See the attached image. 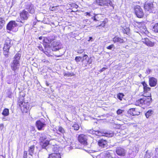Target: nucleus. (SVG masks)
<instances>
[{
	"label": "nucleus",
	"instance_id": "38",
	"mask_svg": "<svg viewBox=\"0 0 158 158\" xmlns=\"http://www.w3.org/2000/svg\"><path fill=\"white\" fill-rule=\"evenodd\" d=\"M151 88L148 86L146 87L143 89L144 93H145V94H146V93L147 91H150Z\"/></svg>",
	"mask_w": 158,
	"mask_h": 158
},
{
	"label": "nucleus",
	"instance_id": "27",
	"mask_svg": "<svg viewBox=\"0 0 158 158\" xmlns=\"http://www.w3.org/2000/svg\"><path fill=\"white\" fill-rule=\"evenodd\" d=\"M2 114L4 116H8L9 114V110L7 108H5L3 110Z\"/></svg>",
	"mask_w": 158,
	"mask_h": 158
},
{
	"label": "nucleus",
	"instance_id": "34",
	"mask_svg": "<svg viewBox=\"0 0 158 158\" xmlns=\"http://www.w3.org/2000/svg\"><path fill=\"white\" fill-rule=\"evenodd\" d=\"M22 106L24 108H25L27 110H28L29 109V104L28 102H27L26 103L25 102L24 103V104L22 105Z\"/></svg>",
	"mask_w": 158,
	"mask_h": 158
},
{
	"label": "nucleus",
	"instance_id": "45",
	"mask_svg": "<svg viewBox=\"0 0 158 158\" xmlns=\"http://www.w3.org/2000/svg\"><path fill=\"white\" fill-rule=\"evenodd\" d=\"M97 15H95V16L92 17L91 18V19L94 21H98V20L97 19Z\"/></svg>",
	"mask_w": 158,
	"mask_h": 158
},
{
	"label": "nucleus",
	"instance_id": "32",
	"mask_svg": "<svg viewBox=\"0 0 158 158\" xmlns=\"http://www.w3.org/2000/svg\"><path fill=\"white\" fill-rule=\"evenodd\" d=\"M112 155L109 152H107L105 153V158H112Z\"/></svg>",
	"mask_w": 158,
	"mask_h": 158
},
{
	"label": "nucleus",
	"instance_id": "11",
	"mask_svg": "<svg viewBox=\"0 0 158 158\" xmlns=\"http://www.w3.org/2000/svg\"><path fill=\"white\" fill-rule=\"evenodd\" d=\"M116 152L117 155L120 156H124L126 155V151L122 147H117L116 149Z\"/></svg>",
	"mask_w": 158,
	"mask_h": 158
},
{
	"label": "nucleus",
	"instance_id": "50",
	"mask_svg": "<svg viewBox=\"0 0 158 158\" xmlns=\"http://www.w3.org/2000/svg\"><path fill=\"white\" fill-rule=\"evenodd\" d=\"M92 61L91 60L89 59V60L87 61V63L89 64H90L91 63Z\"/></svg>",
	"mask_w": 158,
	"mask_h": 158
},
{
	"label": "nucleus",
	"instance_id": "13",
	"mask_svg": "<svg viewBox=\"0 0 158 158\" xmlns=\"http://www.w3.org/2000/svg\"><path fill=\"white\" fill-rule=\"evenodd\" d=\"M98 144L100 147L103 148L107 146L108 142L106 140L102 139L98 140Z\"/></svg>",
	"mask_w": 158,
	"mask_h": 158
},
{
	"label": "nucleus",
	"instance_id": "37",
	"mask_svg": "<svg viewBox=\"0 0 158 158\" xmlns=\"http://www.w3.org/2000/svg\"><path fill=\"white\" fill-rule=\"evenodd\" d=\"M156 153L153 158H158V148L155 149Z\"/></svg>",
	"mask_w": 158,
	"mask_h": 158
},
{
	"label": "nucleus",
	"instance_id": "23",
	"mask_svg": "<svg viewBox=\"0 0 158 158\" xmlns=\"http://www.w3.org/2000/svg\"><path fill=\"white\" fill-rule=\"evenodd\" d=\"M35 148V146L32 145L29 148L28 150L29 154L31 156L34 154Z\"/></svg>",
	"mask_w": 158,
	"mask_h": 158
},
{
	"label": "nucleus",
	"instance_id": "63",
	"mask_svg": "<svg viewBox=\"0 0 158 158\" xmlns=\"http://www.w3.org/2000/svg\"><path fill=\"white\" fill-rule=\"evenodd\" d=\"M39 130H41V129H38Z\"/></svg>",
	"mask_w": 158,
	"mask_h": 158
},
{
	"label": "nucleus",
	"instance_id": "10",
	"mask_svg": "<svg viewBox=\"0 0 158 158\" xmlns=\"http://www.w3.org/2000/svg\"><path fill=\"white\" fill-rule=\"evenodd\" d=\"M143 100L144 104L147 105H149L152 102V98H151V94L148 93V94H145V93L143 94Z\"/></svg>",
	"mask_w": 158,
	"mask_h": 158
},
{
	"label": "nucleus",
	"instance_id": "29",
	"mask_svg": "<svg viewBox=\"0 0 158 158\" xmlns=\"http://www.w3.org/2000/svg\"><path fill=\"white\" fill-rule=\"evenodd\" d=\"M23 97H21L18 101V103L19 106L21 107H22V105H23V104H24V103L25 102H23Z\"/></svg>",
	"mask_w": 158,
	"mask_h": 158
},
{
	"label": "nucleus",
	"instance_id": "43",
	"mask_svg": "<svg viewBox=\"0 0 158 158\" xmlns=\"http://www.w3.org/2000/svg\"><path fill=\"white\" fill-rule=\"evenodd\" d=\"M141 84L143 85V88H145L146 87L148 86V85L145 81L142 82Z\"/></svg>",
	"mask_w": 158,
	"mask_h": 158
},
{
	"label": "nucleus",
	"instance_id": "20",
	"mask_svg": "<svg viewBox=\"0 0 158 158\" xmlns=\"http://www.w3.org/2000/svg\"><path fill=\"white\" fill-rule=\"evenodd\" d=\"M143 42L148 46L153 47L154 45V43L149 40L147 38H145L143 40Z\"/></svg>",
	"mask_w": 158,
	"mask_h": 158
},
{
	"label": "nucleus",
	"instance_id": "57",
	"mask_svg": "<svg viewBox=\"0 0 158 158\" xmlns=\"http://www.w3.org/2000/svg\"><path fill=\"white\" fill-rule=\"evenodd\" d=\"M54 8V7H52V8L51 9V10H53L54 9H53Z\"/></svg>",
	"mask_w": 158,
	"mask_h": 158
},
{
	"label": "nucleus",
	"instance_id": "2",
	"mask_svg": "<svg viewBox=\"0 0 158 158\" xmlns=\"http://www.w3.org/2000/svg\"><path fill=\"white\" fill-rule=\"evenodd\" d=\"M21 54L20 53L16 54L15 56L13 62L11 64V69L14 71L19 68V60Z\"/></svg>",
	"mask_w": 158,
	"mask_h": 158
},
{
	"label": "nucleus",
	"instance_id": "1",
	"mask_svg": "<svg viewBox=\"0 0 158 158\" xmlns=\"http://www.w3.org/2000/svg\"><path fill=\"white\" fill-rule=\"evenodd\" d=\"M89 132V133L92 135L100 136H106L107 137H111L114 135V132L110 130L106 131L101 130H96L94 129H90Z\"/></svg>",
	"mask_w": 158,
	"mask_h": 158
},
{
	"label": "nucleus",
	"instance_id": "8",
	"mask_svg": "<svg viewBox=\"0 0 158 158\" xmlns=\"http://www.w3.org/2000/svg\"><path fill=\"white\" fill-rule=\"evenodd\" d=\"M52 51H56L61 48L60 43L59 41H55L53 42L51 47Z\"/></svg>",
	"mask_w": 158,
	"mask_h": 158
},
{
	"label": "nucleus",
	"instance_id": "44",
	"mask_svg": "<svg viewBox=\"0 0 158 158\" xmlns=\"http://www.w3.org/2000/svg\"><path fill=\"white\" fill-rule=\"evenodd\" d=\"M87 57L88 56L87 55H85L83 56L82 61H83L85 60H86Z\"/></svg>",
	"mask_w": 158,
	"mask_h": 158
},
{
	"label": "nucleus",
	"instance_id": "61",
	"mask_svg": "<svg viewBox=\"0 0 158 158\" xmlns=\"http://www.w3.org/2000/svg\"><path fill=\"white\" fill-rule=\"evenodd\" d=\"M74 129L76 131H77L79 130V129Z\"/></svg>",
	"mask_w": 158,
	"mask_h": 158
},
{
	"label": "nucleus",
	"instance_id": "5",
	"mask_svg": "<svg viewBox=\"0 0 158 158\" xmlns=\"http://www.w3.org/2000/svg\"><path fill=\"white\" fill-rule=\"evenodd\" d=\"M77 139L81 144L85 145H87L88 138L87 135L83 134H80L78 136Z\"/></svg>",
	"mask_w": 158,
	"mask_h": 158
},
{
	"label": "nucleus",
	"instance_id": "42",
	"mask_svg": "<svg viewBox=\"0 0 158 158\" xmlns=\"http://www.w3.org/2000/svg\"><path fill=\"white\" fill-rule=\"evenodd\" d=\"M82 57L80 56H77L75 58V60L76 62H78L80 61Z\"/></svg>",
	"mask_w": 158,
	"mask_h": 158
},
{
	"label": "nucleus",
	"instance_id": "49",
	"mask_svg": "<svg viewBox=\"0 0 158 158\" xmlns=\"http://www.w3.org/2000/svg\"><path fill=\"white\" fill-rule=\"evenodd\" d=\"M142 29H143V31L145 33L146 32V28L145 27H142Z\"/></svg>",
	"mask_w": 158,
	"mask_h": 158
},
{
	"label": "nucleus",
	"instance_id": "35",
	"mask_svg": "<svg viewBox=\"0 0 158 158\" xmlns=\"http://www.w3.org/2000/svg\"><path fill=\"white\" fill-rule=\"evenodd\" d=\"M124 95L122 93H119L117 95V97L120 100H122Z\"/></svg>",
	"mask_w": 158,
	"mask_h": 158
},
{
	"label": "nucleus",
	"instance_id": "40",
	"mask_svg": "<svg viewBox=\"0 0 158 158\" xmlns=\"http://www.w3.org/2000/svg\"><path fill=\"white\" fill-rule=\"evenodd\" d=\"M124 111V110H121V109H118L116 113H117V114L118 115H120L121 114H122Z\"/></svg>",
	"mask_w": 158,
	"mask_h": 158
},
{
	"label": "nucleus",
	"instance_id": "62",
	"mask_svg": "<svg viewBox=\"0 0 158 158\" xmlns=\"http://www.w3.org/2000/svg\"><path fill=\"white\" fill-rule=\"evenodd\" d=\"M4 118H2V119H4Z\"/></svg>",
	"mask_w": 158,
	"mask_h": 158
},
{
	"label": "nucleus",
	"instance_id": "58",
	"mask_svg": "<svg viewBox=\"0 0 158 158\" xmlns=\"http://www.w3.org/2000/svg\"><path fill=\"white\" fill-rule=\"evenodd\" d=\"M68 76H72L71 74H68Z\"/></svg>",
	"mask_w": 158,
	"mask_h": 158
},
{
	"label": "nucleus",
	"instance_id": "52",
	"mask_svg": "<svg viewBox=\"0 0 158 158\" xmlns=\"http://www.w3.org/2000/svg\"><path fill=\"white\" fill-rule=\"evenodd\" d=\"M85 14H86V15H88L89 16H90V15L89 13L86 12L85 13Z\"/></svg>",
	"mask_w": 158,
	"mask_h": 158
},
{
	"label": "nucleus",
	"instance_id": "33",
	"mask_svg": "<svg viewBox=\"0 0 158 158\" xmlns=\"http://www.w3.org/2000/svg\"><path fill=\"white\" fill-rule=\"evenodd\" d=\"M9 52V50H3V54L6 57H8V53Z\"/></svg>",
	"mask_w": 158,
	"mask_h": 158
},
{
	"label": "nucleus",
	"instance_id": "19",
	"mask_svg": "<svg viewBox=\"0 0 158 158\" xmlns=\"http://www.w3.org/2000/svg\"><path fill=\"white\" fill-rule=\"evenodd\" d=\"M45 51H44V52L48 56L50 57L52 56L51 54L50 48L49 45H47L45 47Z\"/></svg>",
	"mask_w": 158,
	"mask_h": 158
},
{
	"label": "nucleus",
	"instance_id": "54",
	"mask_svg": "<svg viewBox=\"0 0 158 158\" xmlns=\"http://www.w3.org/2000/svg\"><path fill=\"white\" fill-rule=\"evenodd\" d=\"M43 37H42V36H40V37H39V40H42V38H43Z\"/></svg>",
	"mask_w": 158,
	"mask_h": 158
},
{
	"label": "nucleus",
	"instance_id": "4",
	"mask_svg": "<svg viewBox=\"0 0 158 158\" xmlns=\"http://www.w3.org/2000/svg\"><path fill=\"white\" fill-rule=\"evenodd\" d=\"M47 137L46 136L40 137L39 143L42 148L45 149L49 144V141L46 140Z\"/></svg>",
	"mask_w": 158,
	"mask_h": 158
},
{
	"label": "nucleus",
	"instance_id": "46",
	"mask_svg": "<svg viewBox=\"0 0 158 158\" xmlns=\"http://www.w3.org/2000/svg\"><path fill=\"white\" fill-rule=\"evenodd\" d=\"M151 70L150 69H148L146 70V74H149V73H150L151 72Z\"/></svg>",
	"mask_w": 158,
	"mask_h": 158
},
{
	"label": "nucleus",
	"instance_id": "48",
	"mask_svg": "<svg viewBox=\"0 0 158 158\" xmlns=\"http://www.w3.org/2000/svg\"><path fill=\"white\" fill-rule=\"evenodd\" d=\"M107 69L106 68H103L102 69L100 70V72H102L104 71H105L106 69Z\"/></svg>",
	"mask_w": 158,
	"mask_h": 158
},
{
	"label": "nucleus",
	"instance_id": "53",
	"mask_svg": "<svg viewBox=\"0 0 158 158\" xmlns=\"http://www.w3.org/2000/svg\"><path fill=\"white\" fill-rule=\"evenodd\" d=\"M92 39H93V38L92 37H89V40H88V41H92Z\"/></svg>",
	"mask_w": 158,
	"mask_h": 158
},
{
	"label": "nucleus",
	"instance_id": "15",
	"mask_svg": "<svg viewBox=\"0 0 158 158\" xmlns=\"http://www.w3.org/2000/svg\"><path fill=\"white\" fill-rule=\"evenodd\" d=\"M157 79L154 77H151L149 78V85L151 87H154L157 84Z\"/></svg>",
	"mask_w": 158,
	"mask_h": 158
},
{
	"label": "nucleus",
	"instance_id": "17",
	"mask_svg": "<svg viewBox=\"0 0 158 158\" xmlns=\"http://www.w3.org/2000/svg\"><path fill=\"white\" fill-rule=\"evenodd\" d=\"M57 152L52 153L49 155L48 158H61L60 154L59 153L58 150Z\"/></svg>",
	"mask_w": 158,
	"mask_h": 158
},
{
	"label": "nucleus",
	"instance_id": "36",
	"mask_svg": "<svg viewBox=\"0 0 158 158\" xmlns=\"http://www.w3.org/2000/svg\"><path fill=\"white\" fill-rule=\"evenodd\" d=\"M64 132V129H58L56 130V132L57 134H60L61 133H63Z\"/></svg>",
	"mask_w": 158,
	"mask_h": 158
},
{
	"label": "nucleus",
	"instance_id": "51",
	"mask_svg": "<svg viewBox=\"0 0 158 158\" xmlns=\"http://www.w3.org/2000/svg\"><path fill=\"white\" fill-rule=\"evenodd\" d=\"M39 49L40 50H43V48L42 46H39Z\"/></svg>",
	"mask_w": 158,
	"mask_h": 158
},
{
	"label": "nucleus",
	"instance_id": "21",
	"mask_svg": "<svg viewBox=\"0 0 158 158\" xmlns=\"http://www.w3.org/2000/svg\"><path fill=\"white\" fill-rule=\"evenodd\" d=\"M46 124L40 120L37 121L36 122V125L37 128H42L45 126Z\"/></svg>",
	"mask_w": 158,
	"mask_h": 158
},
{
	"label": "nucleus",
	"instance_id": "28",
	"mask_svg": "<svg viewBox=\"0 0 158 158\" xmlns=\"http://www.w3.org/2000/svg\"><path fill=\"white\" fill-rule=\"evenodd\" d=\"M53 40L52 39H50V37L48 38H45L44 39V43L49 44L52 42Z\"/></svg>",
	"mask_w": 158,
	"mask_h": 158
},
{
	"label": "nucleus",
	"instance_id": "47",
	"mask_svg": "<svg viewBox=\"0 0 158 158\" xmlns=\"http://www.w3.org/2000/svg\"><path fill=\"white\" fill-rule=\"evenodd\" d=\"M73 127H76V128H79V127L78 125L77 124H74L73 126Z\"/></svg>",
	"mask_w": 158,
	"mask_h": 158
},
{
	"label": "nucleus",
	"instance_id": "7",
	"mask_svg": "<svg viewBox=\"0 0 158 158\" xmlns=\"http://www.w3.org/2000/svg\"><path fill=\"white\" fill-rule=\"evenodd\" d=\"M135 13L137 16L139 18H141L144 15V13L142 9L139 6H136L134 8Z\"/></svg>",
	"mask_w": 158,
	"mask_h": 158
},
{
	"label": "nucleus",
	"instance_id": "22",
	"mask_svg": "<svg viewBox=\"0 0 158 158\" xmlns=\"http://www.w3.org/2000/svg\"><path fill=\"white\" fill-rule=\"evenodd\" d=\"M113 41L114 43L118 42L120 43H122L124 42V40L123 39L117 36L114 37L113 39Z\"/></svg>",
	"mask_w": 158,
	"mask_h": 158
},
{
	"label": "nucleus",
	"instance_id": "18",
	"mask_svg": "<svg viewBox=\"0 0 158 158\" xmlns=\"http://www.w3.org/2000/svg\"><path fill=\"white\" fill-rule=\"evenodd\" d=\"M128 113L132 115H138L140 114V112L135 108H131L128 111Z\"/></svg>",
	"mask_w": 158,
	"mask_h": 158
},
{
	"label": "nucleus",
	"instance_id": "16",
	"mask_svg": "<svg viewBox=\"0 0 158 158\" xmlns=\"http://www.w3.org/2000/svg\"><path fill=\"white\" fill-rule=\"evenodd\" d=\"M26 9L30 13L32 14L34 13L35 10L34 7V6L31 4H27L26 7Z\"/></svg>",
	"mask_w": 158,
	"mask_h": 158
},
{
	"label": "nucleus",
	"instance_id": "41",
	"mask_svg": "<svg viewBox=\"0 0 158 158\" xmlns=\"http://www.w3.org/2000/svg\"><path fill=\"white\" fill-rule=\"evenodd\" d=\"M27 151H24L23 153V158H27Z\"/></svg>",
	"mask_w": 158,
	"mask_h": 158
},
{
	"label": "nucleus",
	"instance_id": "39",
	"mask_svg": "<svg viewBox=\"0 0 158 158\" xmlns=\"http://www.w3.org/2000/svg\"><path fill=\"white\" fill-rule=\"evenodd\" d=\"M115 48L114 45L112 44L106 47V48L109 50H112L113 49H114Z\"/></svg>",
	"mask_w": 158,
	"mask_h": 158
},
{
	"label": "nucleus",
	"instance_id": "55",
	"mask_svg": "<svg viewBox=\"0 0 158 158\" xmlns=\"http://www.w3.org/2000/svg\"><path fill=\"white\" fill-rule=\"evenodd\" d=\"M0 158H5L4 156H0Z\"/></svg>",
	"mask_w": 158,
	"mask_h": 158
},
{
	"label": "nucleus",
	"instance_id": "12",
	"mask_svg": "<svg viewBox=\"0 0 158 158\" xmlns=\"http://www.w3.org/2000/svg\"><path fill=\"white\" fill-rule=\"evenodd\" d=\"M17 26L18 24L15 21H11L7 24L6 29L9 31H11L13 30L15 27H16Z\"/></svg>",
	"mask_w": 158,
	"mask_h": 158
},
{
	"label": "nucleus",
	"instance_id": "56",
	"mask_svg": "<svg viewBox=\"0 0 158 158\" xmlns=\"http://www.w3.org/2000/svg\"><path fill=\"white\" fill-rule=\"evenodd\" d=\"M3 127V125L2 124H1L0 125V127Z\"/></svg>",
	"mask_w": 158,
	"mask_h": 158
},
{
	"label": "nucleus",
	"instance_id": "3",
	"mask_svg": "<svg viewBox=\"0 0 158 158\" xmlns=\"http://www.w3.org/2000/svg\"><path fill=\"white\" fill-rule=\"evenodd\" d=\"M29 16L28 12L25 10H23L20 14V17L17 18L16 21L17 22L22 23H24V20H27Z\"/></svg>",
	"mask_w": 158,
	"mask_h": 158
},
{
	"label": "nucleus",
	"instance_id": "59",
	"mask_svg": "<svg viewBox=\"0 0 158 158\" xmlns=\"http://www.w3.org/2000/svg\"><path fill=\"white\" fill-rule=\"evenodd\" d=\"M7 83L8 84H10L11 83H10L9 81H7Z\"/></svg>",
	"mask_w": 158,
	"mask_h": 158
},
{
	"label": "nucleus",
	"instance_id": "30",
	"mask_svg": "<svg viewBox=\"0 0 158 158\" xmlns=\"http://www.w3.org/2000/svg\"><path fill=\"white\" fill-rule=\"evenodd\" d=\"M153 111L151 110H149L145 114V116L147 118H148L151 116L153 113Z\"/></svg>",
	"mask_w": 158,
	"mask_h": 158
},
{
	"label": "nucleus",
	"instance_id": "31",
	"mask_svg": "<svg viewBox=\"0 0 158 158\" xmlns=\"http://www.w3.org/2000/svg\"><path fill=\"white\" fill-rule=\"evenodd\" d=\"M153 30L156 32H158V23L155 24L153 27Z\"/></svg>",
	"mask_w": 158,
	"mask_h": 158
},
{
	"label": "nucleus",
	"instance_id": "9",
	"mask_svg": "<svg viewBox=\"0 0 158 158\" xmlns=\"http://www.w3.org/2000/svg\"><path fill=\"white\" fill-rule=\"evenodd\" d=\"M154 8V5L152 2H146L144 5L145 10L150 12H152Z\"/></svg>",
	"mask_w": 158,
	"mask_h": 158
},
{
	"label": "nucleus",
	"instance_id": "25",
	"mask_svg": "<svg viewBox=\"0 0 158 158\" xmlns=\"http://www.w3.org/2000/svg\"><path fill=\"white\" fill-rule=\"evenodd\" d=\"M152 154L148 150L146 151V153L144 156V158H150Z\"/></svg>",
	"mask_w": 158,
	"mask_h": 158
},
{
	"label": "nucleus",
	"instance_id": "26",
	"mask_svg": "<svg viewBox=\"0 0 158 158\" xmlns=\"http://www.w3.org/2000/svg\"><path fill=\"white\" fill-rule=\"evenodd\" d=\"M5 23V21L4 19L0 17V29L3 27Z\"/></svg>",
	"mask_w": 158,
	"mask_h": 158
},
{
	"label": "nucleus",
	"instance_id": "6",
	"mask_svg": "<svg viewBox=\"0 0 158 158\" xmlns=\"http://www.w3.org/2000/svg\"><path fill=\"white\" fill-rule=\"evenodd\" d=\"M96 2L101 6H113L111 1L110 0H96Z\"/></svg>",
	"mask_w": 158,
	"mask_h": 158
},
{
	"label": "nucleus",
	"instance_id": "14",
	"mask_svg": "<svg viewBox=\"0 0 158 158\" xmlns=\"http://www.w3.org/2000/svg\"><path fill=\"white\" fill-rule=\"evenodd\" d=\"M12 41V40H10L9 38H7L5 40L3 50H9L10 48L12 45V43H11Z\"/></svg>",
	"mask_w": 158,
	"mask_h": 158
},
{
	"label": "nucleus",
	"instance_id": "24",
	"mask_svg": "<svg viewBox=\"0 0 158 158\" xmlns=\"http://www.w3.org/2000/svg\"><path fill=\"white\" fill-rule=\"evenodd\" d=\"M143 104H144L143 98L138 100L136 102V105L139 106L142 105Z\"/></svg>",
	"mask_w": 158,
	"mask_h": 158
},
{
	"label": "nucleus",
	"instance_id": "60",
	"mask_svg": "<svg viewBox=\"0 0 158 158\" xmlns=\"http://www.w3.org/2000/svg\"><path fill=\"white\" fill-rule=\"evenodd\" d=\"M56 149H57V148H53V151H54L55 149H56Z\"/></svg>",
	"mask_w": 158,
	"mask_h": 158
}]
</instances>
